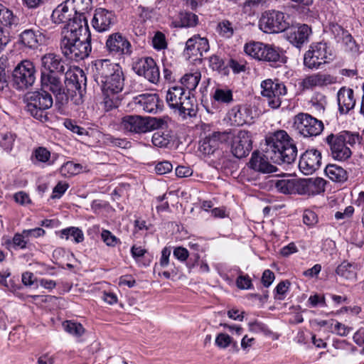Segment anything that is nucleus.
Instances as JSON below:
<instances>
[{"mask_svg": "<svg viewBox=\"0 0 364 364\" xmlns=\"http://www.w3.org/2000/svg\"><path fill=\"white\" fill-rule=\"evenodd\" d=\"M311 28L306 24L291 28L287 33V40L294 46L300 48L309 41Z\"/></svg>", "mask_w": 364, "mask_h": 364, "instance_id": "obj_25", "label": "nucleus"}, {"mask_svg": "<svg viewBox=\"0 0 364 364\" xmlns=\"http://www.w3.org/2000/svg\"><path fill=\"white\" fill-rule=\"evenodd\" d=\"M262 95L267 98L268 105L273 109L280 107L282 97L287 94L286 86L283 83L266 80L262 82Z\"/></svg>", "mask_w": 364, "mask_h": 364, "instance_id": "obj_13", "label": "nucleus"}, {"mask_svg": "<svg viewBox=\"0 0 364 364\" xmlns=\"http://www.w3.org/2000/svg\"><path fill=\"white\" fill-rule=\"evenodd\" d=\"M338 109L341 114H347L355 105L353 90L345 87H341L337 94Z\"/></svg>", "mask_w": 364, "mask_h": 364, "instance_id": "obj_26", "label": "nucleus"}, {"mask_svg": "<svg viewBox=\"0 0 364 364\" xmlns=\"http://www.w3.org/2000/svg\"><path fill=\"white\" fill-rule=\"evenodd\" d=\"M133 102L139 105L145 112L156 113L159 107V99L156 94H142L134 97Z\"/></svg>", "mask_w": 364, "mask_h": 364, "instance_id": "obj_28", "label": "nucleus"}, {"mask_svg": "<svg viewBox=\"0 0 364 364\" xmlns=\"http://www.w3.org/2000/svg\"><path fill=\"white\" fill-rule=\"evenodd\" d=\"M0 22L5 26H11L16 23V17L13 12L0 3Z\"/></svg>", "mask_w": 364, "mask_h": 364, "instance_id": "obj_41", "label": "nucleus"}, {"mask_svg": "<svg viewBox=\"0 0 364 364\" xmlns=\"http://www.w3.org/2000/svg\"><path fill=\"white\" fill-rule=\"evenodd\" d=\"M336 273L345 280L350 282L356 280V266L354 264L343 262L337 267Z\"/></svg>", "mask_w": 364, "mask_h": 364, "instance_id": "obj_34", "label": "nucleus"}, {"mask_svg": "<svg viewBox=\"0 0 364 364\" xmlns=\"http://www.w3.org/2000/svg\"><path fill=\"white\" fill-rule=\"evenodd\" d=\"M274 274L269 269H266L262 274L261 282L265 287H269L274 280Z\"/></svg>", "mask_w": 364, "mask_h": 364, "instance_id": "obj_64", "label": "nucleus"}, {"mask_svg": "<svg viewBox=\"0 0 364 364\" xmlns=\"http://www.w3.org/2000/svg\"><path fill=\"white\" fill-rule=\"evenodd\" d=\"M81 169L82 166L80 164L68 161L61 166L60 171L63 176L68 177L79 173Z\"/></svg>", "mask_w": 364, "mask_h": 364, "instance_id": "obj_44", "label": "nucleus"}, {"mask_svg": "<svg viewBox=\"0 0 364 364\" xmlns=\"http://www.w3.org/2000/svg\"><path fill=\"white\" fill-rule=\"evenodd\" d=\"M133 70L139 75L143 76L149 82L156 84L159 81L160 73L159 68L151 57L138 59L133 65Z\"/></svg>", "mask_w": 364, "mask_h": 364, "instance_id": "obj_16", "label": "nucleus"}, {"mask_svg": "<svg viewBox=\"0 0 364 364\" xmlns=\"http://www.w3.org/2000/svg\"><path fill=\"white\" fill-rule=\"evenodd\" d=\"M341 138L345 139V144L347 146H353L357 142L360 141V136L357 133H350L349 132H342L338 134Z\"/></svg>", "mask_w": 364, "mask_h": 364, "instance_id": "obj_54", "label": "nucleus"}, {"mask_svg": "<svg viewBox=\"0 0 364 364\" xmlns=\"http://www.w3.org/2000/svg\"><path fill=\"white\" fill-rule=\"evenodd\" d=\"M115 21V16L112 11L100 8L95 10L92 23L97 31L105 32L109 30Z\"/></svg>", "mask_w": 364, "mask_h": 364, "instance_id": "obj_23", "label": "nucleus"}, {"mask_svg": "<svg viewBox=\"0 0 364 364\" xmlns=\"http://www.w3.org/2000/svg\"><path fill=\"white\" fill-rule=\"evenodd\" d=\"M333 60V53L326 43L319 42L311 45L304 56V65L309 69H318L321 65Z\"/></svg>", "mask_w": 364, "mask_h": 364, "instance_id": "obj_8", "label": "nucleus"}, {"mask_svg": "<svg viewBox=\"0 0 364 364\" xmlns=\"http://www.w3.org/2000/svg\"><path fill=\"white\" fill-rule=\"evenodd\" d=\"M66 32L72 33L71 34L76 36V37L91 36L86 16L75 14L63 27L61 32V38L65 37Z\"/></svg>", "mask_w": 364, "mask_h": 364, "instance_id": "obj_20", "label": "nucleus"}, {"mask_svg": "<svg viewBox=\"0 0 364 364\" xmlns=\"http://www.w3.org/2000/svg\"><path fill=\"white\" fill-rule=\"evenodd\" d=\"M26 103V110L34 118L41 121L48 120L46 111L50 109L53 103V97L47 91L27 92L23 98Z\"/></svg>", "mask_w": 364, "mask_h": 364, "instance_id": "obj_6", "label": "nucleus"}, {"mask_svg": "<svg viewBox=\"0 0 364 364\" xmlns=\"http://www.w3.org/2000/svg\"><path fill=\"white\" fill-rule=\"evenodd\" d=\"M215 345L220 348H226L232 343V338L227 333H218L215 338Z\"/></svg>", "mask_w": 364, "mask_h": 364, "instance_id": "obj_53", "label": "nucleus"}, {"mask_svg": "<svg viewBox=\"0 0 364 364\" xmlns=\"http://www.w3.org/2000/svg\"><path fill=\"white\" fill-rule=\"evenodd\" d=\"M325 141L328 145L331 155L335 160L343 161L351 156L350 148L345 144V139L338 134L328 135Z\"/></svg>", "mask_w": 364, "mask_h": 364, "instance_id": "obj_17", "label": "nucleus"}, {"mask_svg": "<svg viewBox=\"0 0 364 364\" xmlns=\"http://www.w3.org/2000/svg\"><path fill=\"white\" fill-rule=\"evenodd\" d=\"M213 99L223 104H230L233 101L232 92L230 90L218 88L213 94Z\"/></svg>", "mask_w": 364, "mask_h": 364, "instance_id": "obj_42", "label": "nucleus"}, {"mask_svg": "<svg viewBox=\"0 0 364 364\" xmlns=\"http://www.w3.org/2000/svg\"><path fill=\"white\" fill-rule=\"evenodd\" d=\"M164 119L136 114H127L122 117L120 127L126 132L141 134L161 128Z\"/></svg>", "mask_w": 364, "mask_h": 364, "instance_id": "obj_5", "label": "nucleus"}, {"mask_svg": "<svg viewBox=\"0 0 364 364\" xmlns=\"http://www.w3.org/2000/svg\"><path fill=\"white\" fill-rule=\"evenodd\" d=\"M310 102L316 112V114L319 116L324 113L325 107L327 104L326 97L324 95L320 92L315 93Z\"/></svg>", "mask_w": 364, "mask_h": 364, "instance_id": "obj_37", "label": "nucleus"}, {"mask_svg": "<svg viewBox=\"0 0 364 364\" xmlns=\"http://www.w3.org/2000/svg\"><path fill=\"white\" fill-rule=\"evenodd\" d=\"M294 187V179H280L275 183L277 191L284 194H293Z\"/></svg>", "mask_w": 364, "mask_h": 364, "instance_id": "obj_46", "label": "nucleus"}, {"mask_svg": "<svg viewBox=\"0 0 364 364\" xmlns=\"http://www.w3.org/2000/svg\"><path fill=\"white\" fill-rule=\"evenodd\" d=\"M217 31L220 36L230 38L233 36L234 27L231 22L228 20H223L218 24Z\"/></svg>", "mask_w": 364, "mask_h": 364, "instance_id": "obj_45", "label": "nucleus"}, {"mask_svg": "<svg viewBox=\"0 0 364 364\" xmlns=\"http://www.w3.org/2000/svg\"><path fill=\"white\" fill-rule=\"evenodd\" d=\"M105 49L109 55L119 59L129 57L132 53L130 41L119 32L108 36L105 42Z\"/></svg>", "mask_w": 364, "mask_h": 364, "instance_id": "obj_11", "label": "nucleus"}, {"mask_svg": "<svg viewBox=\"0 0 364 364\" xmlns=\"http://www.w3.org/2000/svg\"><path fill=\"white\" fill-rule=\"evenodd\" d=\"M186 94L181 86H173L166 92V102L171 108L176 109Z\"/></svg>", "mask_w": 364, "mask_h": 364, "instance_id": "obj_31", "label": "nucleus"}, {"mask_svg": "<svg viewBox=\"0 0 364 364\" xmlns=\"http://www.w3.org/2000/svg\"><path fill=\"white\" fill-rule=\"evenodd\" d=\"M95 80L100 85L103 94V103L107 111L117 108L120 104L119 94L124 85V77L121 66L109 60H97L92 65Z\"/></svg>", "mask_w": 364, "mask_h": 364, "instance_id": "obj_2", "label": "nucleus"}, {"mask_svg": "<svg viewBox=\"0 0 364 364\" xmlns=\"http://www.w3.org/2000/svg\"><path fill=\"white\" fill-rule=\"evenodd\" d=\"M41 73L48 74L64 75L65 72V63L63 58L55 53H47L41 58Z\"/></svg>", "mask_w": 364, "mask_h": 364, "instance_id": "obj_21", "label": "nucleus"}, {"mask_svg": "<svg viewBox=\"0 0 364 364\" xmlns=\"http://www.w3.org/2000/svg\"><path fill=\"white\" fill-rule=\"evenodd\" d=\"M74 15L75 12L72 8L71 1L65 0L53 11L51 19L55 23H68Z\"/></svg>", "mask_w": 364, "mask_h": 364, "instance_id": "obj_27", "label": "nucleus"}, {"mask_svg": "<svg viewBox=\"0 0 364 364\" xmlns=\"http://www.w3.org/2000/svg\"><path fill=\"white\" fill-rule=\"evenodd\" d=\"M191 93L188 92L185 97L182 99L183 100L179 104L178 107L176 109H178L181 114L185 116L193 117L196 114L197 105L196 100L193 97H191Z\"/></svg>", "mask_w": 364, "mask_h": 364, "instance_id": "obj_32", "label": "nucleus"}, {"mask_svg": "<svg viewBox=\"0 0 364 364\" xmlns=\"http://www.w3.org/2000/svg\"><path fill=\"white\" fill-rule=\"evenodd\" d=\"M321 164V154L316 149L306 150L301 156L299 167L305 175L313 173Z\"/></svg>", "mask_w": 364, "mask_h": 364, "instance_id": "obj_19", "label": "nucleus"}, {"mask_svg": "<svg viewBox=\"0 0 364 364\" xmlns=\"http://www.w3.org/2000/svg\"><path fill=\"white\" fill-rule=\"evenodd\" d=\"M68 187L69 186L68 183L59 182L53 188L52 198H60L68 188Z\"/></svg>", "mask_w": 364, "mask_h": 364, "instance_id": "obj_63", "label": "nucleus"}, {"mask_svg": "<svg viewBox=\"0 0 364 364\" xmlns=\"http://www.w3.org/2000/svg\"><path fill=\"white\" fill-rule=\"evenodd\" d=\"M266 0H247L244 3V9L245 12L251 11L252 9L259 8L265 4Z\"/></svg>", "mask_w": 364, "mask_h": 364, "instance_id": "obj_61", "label": "nucleus"}, {"mask_svg": "<svg viewBox=\"0 0 364 364\" xmlns=\"http://www.w3.org/2000/svg\"><path fill=\"white\" fill-rule=\"evenodd\" d=\"M36 74V70L33 62L28 60H21L12 71L11 86L18 91L26 90L33 85Z\"/></svg>", "mask_w": 364, "mask_h": 364, "instance_id": "obj_7", "label": "nucleus"}, {"mask_svg": "<svg viewBox=\"0 0 364 364\" xmlns=\"http://www.w3.org/2000/svg\"><path fill=\"white\" fill-rule=\"evenodd\" d=\"M326 176L333 181L344 182L348 179L347 171L336 164H328L325 168Z\"/></svg>", "mask_w": 364, "mask_h": 364, "instance_id": "obj_33", "label": "nucleus"}, {"mask_svg": "<svg viewBox=\"0 0 364 364\" xmlns=\"http://www.w3.org/2000/svg\"><path fill=\"white\" fill-rule=\"evenodd\" d=\"M173 169V166L171 162L168 161H164L159 162L155 166V171L156 173L159 175L166 174L169 173Z\"/></svg>", "mask_w": 364, "mask_h": 364, "instance_id": "obj_60", "label": "nucleus"}, {"mask_svg": "<svg viewBox=\"0 0 364 364\" xmlns=\"http://www.w3.org/2000/svg\"><path fill=\"white\" fill-rule=\"evenodd\" d=\"M101 237L108 246L114 247L119 242V240L110 231L107 230H102Z\"/></svg>", "mask_w": 364, "mask_h": 364, "instance_id": "obj_59", "label": "nucleus"}, {"mask_svg": "<svg viewBox=\"0 0 364 364\" xmlns=\"http://www.w3.org/2000/svg\"><path fill=\"white\" fill-rule=\"evenodd\" d=\"M236 285L240 289H250L252 287L250 277L247 274H241L236 279Z\"/></svg>", "mask_w": 364, "mask_h": 364, "instance_id": "obj_56", "label": "nucleus"}, {"mask_svg": "<svg viewBox=\"0 0 364 364\" xmlns=\"http://www.w3.org/2000/svg\"><path fill=\"white\" fill-rule=\"evenodd\" d=\"M232 138L231 132H213L203 139L199 147L200 151L205 155L213 154L229 143Z\"/></svg>", "mask_w": 364, "mask_h": 364, "instance_id": "obj_12", "label": "nucleus"}, {"mask_svg": "<svg viewBox=\"0 0 364 364\" xmlns=\"http://www.w3.org/2000/svg\"><path fill=\"white\" fill-rule=\"evenodd\" d=\"M294 193L309 195L308 178L294 179Z\"/></svg>", "mask_w": 364, "mask_h": 364, "instance_id": "obj_50", "label": "nucleus"}, {"mask_svg": "<svg viewBox=\"0 0 364 364\" xmlns=\"http://www.w3.org/2000/svg\"><path fill=\"white\" fill-rule=\"evenodd\" d=\"M151 141L154 146L162 148L167 147L171 144L172 139L168 134L156 132L153 134Z\"/></svg>", "mask_w": 364, "mask_h": 364, "instance_id": "obj_43", "label": "nucleus"}, {"mask_svg": "<svg viewBox=\"0 0 364 364\" xmlns=\"http://www.w3.org/2000/svg\"><path fill=\"white\" fill-rule=\"evenodd\" d=\"M336 77L323 73H317L305 77L300 82L302 90H311L316 87H326L336 83Z\"/></svg>", "mask_w": 364, "mask_h": 364, "instance_id": "obj_22", "label": "nucleus"}, {"mask_svg": "<svg viewBox=\"0 0 364 364\" xmlns=\"http://www.w3.org/2000/svg\"><path fill=\"white\" fill-rule=\"evenodd\" d=\"M259 26L264 33H274L286 31L289 28V23L283 12L269 10L262 14Z\"/></svg>", "mask_w": 364, "mask_h": 364, "instance_id": "obj_9", "label": "nucleus"}, {"mask_svg": "<svg viewBox=\"0 0 364 364\" xmlns=\"http://www.w3.org/2000/svg\"><path fill=\"white\" fill-rule=\"evenodd\" d=\"M326 181L321 178H308L309 195H317L325 191Z\"/></svg>", "mask_w": 364, "mask_h": 364, "instance_id": "obj_39", "label": "nucleus"}, {"mask_svg": "<svg viewBox=\"0 0 364 364\" xmlns=\"http://www.w3.org/2000/svg\"><path fill=\"white\" fill-rule=\"evenodd\" d=\"M201 74L200 72H195L193 73H186L181 79L182 87L187 89L188 92L194 90L200 80Z\"/></svg>", "mask_w": 364, "mask_h": 364, "instance_id": "obj_35", "label": "nucleus"}, {"mask_svg": "<svg viewBox=\"0 0 364 364\" xmlns=\"http://www.w3.org/2000/svg\"><path fill=\"white\" fill-rule=\"evenodd\" d=\"M50 152L46 148L40 146L36 148L33 153V157L35 158L36 161L41 163H48L51 164L50 162Z\"/></svg>", "mask_w": 364, "mask_h": 364, "instance_id": "obj_48", "label": "nucleus"}, {"mask_svg": "<svg viewBox=\"0 0 364 364\" xmlns=\"http://www.w3.org/2000/svg\"><path fill=\"white\" fill-rule=\"evenodd\" d=\"M264 153L255 151L249 162V167L262 173L276 172L277 168L268 161L277 164L294 162L297 156V148L294 140L284 130H279L266 139Z\"/></svg>", "mask_w": 364, "mask_h": 364, "instance_id": "obj_1", "label": "nucleus"}, {"mask_svg": "<svg viewBox=\"0 0 364 364\" xmlns=\"http://www.w3.org/2000/svg\"><path fill=\"white\" fill-rule=\"evenodd\" d=\"M229 118L235 126L250 124L252 120L251 110L245 107L237 106L229 112Z\"/></svg>", "mask_w": 364, "mask_h": 364, "instance_id": "obj_29", "label": "nucleus"}, {"mask_svg": "<svg viewBox=\"0 0 364 364\" xmlns=\"http://www.w3.org/2000/svg\"><path fill=\"white\" fill-rule=\"evenodd\" d=\"M152 45L158 50L166 48L167 43L165 35L160 31H157L152 38Z\"/></svg>", "mask_w": 364, "mask_h": 364, "instance_id": "obj_51", "label": "nucleus"}, {"mask_svg": "<svg viewBox=\"0 0 364 364\" xmlns=\"http://www.w3.org/2000/svg\"><path fill=\"white\" fill-rule=\"evenodd\" d=\"M63 327L68 333L80 336L84 332V328L80 323L72 322L70 321H65L63 323Z\"/></svg>", "mask_w": 364, "mask_h": 364, "instance_id": "obj_47", "label": "nucleus"}, {"mask_svg": "<svg viewBox=\"0 0 364 364\" xmlns=\"http://www.w3.org/2000/svg\"><path fill=\"white\" fill-rule=\"evenodd\" d=\"M75 14L85 16V14L91 9L92 0H70Z\"/></svg>", "mask_w": 364, "mask_h": 364, "instance_id": "obj_38", "label": "nucleus"}, {"mask_svg": "<svg viewBox=\"0 0 364 364\" xmlns=\"http://www.w3.org/2000/svg\"><path fill=\"white\" fill-rule=\"evenodd\" d=\"M245 53L257 60L268 63L277 68L287 61L285 51L279 47L259 41H250L244 46Z\"/></svg>", "mask_w": 364, "mask_h": 364, "instance_id": "obj_3", "label": "nucleus"}, {"mask_svg": "<svg viewBox=\"0 0 364 364\" xmlns=\"http://www.w3.org/2000/svg\"><path fill=\"white\" fill-rule=\"evenodd\" d=\"M65 83L69 89L81 90L82 87L86 85V76L82 70L79 69L76 73L66 72Z\"/></svg>", "mask_w": 364, "mask_h": 364, "instance_id": "obj_30", "label": "nucleus"}, {"mask_svg": "<svg viewBox=\"0 0 364 364\" xmlns=\"http://www.w3.org/2000/svg\"><path fill=\"white\" fill-rule=\"evenodd\" d=\"M63 75L41 73V82L43 90L50 91L55 97L56 102L63 104L68 100L65 88L60 79Z\"/></svg>", "mask_w": 364, "mask_h": 364, "instance_id": "obj_14", "label": "nucleus"}, {"mask_svg": "<svg viewBox=\"0 0 364 364\" xmlns=\"http://www.w3.org/2000/svg\"><path fill=\"white\" fill-rule=\"evenodd\" d=\"M294 125L299 134L304 137L316 136L323 130L322 121L307 113H299L294 117Z\"/></svg>", "mask_w": 364, "mask_h": 364, "instance_id": "obj_10", "label": "nucleus"}, {"mask_svg": "<svg viewBox=\"0 0 364 364\" xmlns=\"http://www.w3.org/2000/svg\"><path fill=\"white\" fill-rule=\"evenodd\" d=\"M64 124L67 129H68L73 133L77 134L79 136L87 134V132L85 128L77 125L70 119H66L64 122Z\"/></svg>", "mask_w": 364, "mask_h": 364, "instance_id": "obj_57", "label": "nucleus"}, {"mask_svg": "<svg viewBox=\"0 0 364 364\" xmlns=\"http://www.w3.org/2000/svg\"><path fill=\"white\" fill-rule=\"evenodd\" d=\"M15 141V135L7 132L1 136L0 139V146L4 150L9 151L12 149L14 142Z\"/></svg>", "mask_w": 364, "mask_h": 364, "instance_id": "obj_52", "label": "nucleus"}, {"mask_svg": "<svg viewBox=\"0 0 364 364\" xmlns=\"http://www.w3.org/2000/svg\"><path fill=\"white\" fill-rule=\"evenodd\" d=\"M209 65L213 70L219 72L225 68L224 60L218 55H213L210 57Z\"/></svg>", "mask_w": 364, "mask_h": 364, "instance_id": "obj_55", "label": "nucleus"}, {"mask_svg": "<svg viewBox=\"0 0 364 364\" xmlns=\"http://www.w3.org/2000/svg\"><path fill=\"white\" fill-rule=\"evenodd\" d=\"M179 26L181 27H193L198 24V16L191 12L184 11L178 14Z\"/></svg>", "mask_w": 364, "mask_h": 364, "instance_id": "obj_40", "label": "nucleus"}, {"mask_svg": "<svg viewBox=\"0 0 364 364\" xmlns=\"http://www.w3.org/2000/svg\"><path fill=\"white\" fill-rule=\"evenodd\" d=\"M303 222L308 226H313L318 222L317 215L312 210H306L303 214Z\"/></svg>", "mask_w": 364, "mask_h": 364, "instance_id": "obj_58", "label": "nucleus"}, {"mask_svg": "<svg viewBox=\"0 0 364 364\" xmlns=\"http://www.w3.org/2000/svg\"><path fill=\"white\" fill-rule=\"evenodd\" d=\"M71 33L66 32L65 37L60 38V47L62 53L72 60H84L92 50L91 36L76 37Z\"/></svg>", "mask_w": 364, "mask_h": 364, "instance_id": "obj_4", "label": "nucleus"}, {"mask_svg": "<svg viewBox=\"0 0 364 364\" xmlns=\"http://www.w3.org/2000/svg\"><path fill=\"white\" fill-rule=\"evenodd\" d=\"M48 40L46 32L39 29L28 28L19 34L18 43L25 48L37 50L39 47L46 45Z\"/></svg>", "mask_w": 364, "mask_h": 364, "instance_id": "obj_15", "label": "nucleus"}, {"mask_svg": "<svg viewBox=\"0 0 364 364\" xmlns=\"http://www.w3.org/2000/svg\"><path fill=\"white\" fill-rule=\"evenodd\" d=\"M231 152L238 158L246 157L252 149V141L250 134L244 130L240 131L236 136L232 135Z\"/></svg>", "mask_w": 364, "mask_h": 364, "instance_id": "obj_18", "label": "nucleus"}, {"mask_svg": "<svg viewBox=\"0 0 364 364\" xmlns=\"http://www.w3.org/2000/svg\"><path fill=\"white\" fill-rule=\"evenodd\" d=\"M58 234L60 238H65V240L73 237L74 242L76 243L82 242L84 240L82 231L76 227H70L63 229Z\"/></svg>", "mask_w": 364, "mask_h": 364, "instance_id": "obj_36", "label": "nucleus"}, {"mask_svg": "<svg viewBox=\"0 0 364 364\" xmlns=\"http://www.w3.org/2000/svg\"><path fill=\"white\" fill-rule=\"evenodd\" d=\"M105 142L108 145L122 149H129L131 147V142L126 139L115 138L111 135H106L105 138Z\"/></svg>", "mask_w": 364, "mask_h": 364, "instance_id": "obj_49", "label": "nucleus"}, {"mask_svg": "<svg viewBox=\"0 0 364 364\" xmlns=\"http://www.w3.org/2000/svg\"><path fill=\"white\" fill-rule=\"evenodd\" d=\"M28 236H26L23 234V231L22 233H16L13 237V243L15 246L20 247L21 249H24L26 247L27 238Z\"/></svg>", "mask_w": 364, "mask_h": 364, "instance_id": "obj_62", "label": "nucleus"}, {"mask_svg": "<svg viewBox=\"0 0 364 364\" xmlns=\"http://www.w3.org/2000/svg\"><path fill=\"white\" fill-rule=\"evenodd\" d=\"M209 48V43L206 38L195 35L186 41L184 53L188 57L202 56L203 53L208 51Z\"/></svg>", "mask_w": 364, "mask_h": 364, "instance_id": "obj_24", "label": "nucleus"}]
</instances>
